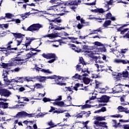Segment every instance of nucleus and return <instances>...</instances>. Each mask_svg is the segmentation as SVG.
Returning a JSON list of instances; mask_svg holds the SVG:
<instances>
[{"label":"nucleus","instance_id":"51","mask_svg":"<svg viewBox=\"0 0 129 129\" xmlns=\"http://www.w3.org/2000/svg\"><path fill=\"white\" fill-rule=\"evenodd\" d=\"M63 112H64L63 110H55L53 111V113H63Z\"/></svg>","mask_w":129,"mask_h":129},{"label":"nucleus","instance_id":"21","mask_svg":"<svg viewBox=\"0 0 129 129\" xmlns=\"http://www.w3.org/2000/svg\"><path fill=\"white\" fill-rule=\"evenodd\" d=\"M34 88H36V89H41L42 88H44V86L41 84L36 83L34 85Z\"/></svg>","mask_w":129,"mask_h":129},{"label":"nucleus","instance_id":"57","mask_svg":"<svg viewBox=\"0 0 129 129\" xmlns=\"http://www.w3.org/2000/svg\"><path fill=\"white\" fill-rule=\"evenodd\" d=\"M20 70H21V68H16L14 70V71L15 72H19V71H20Z\"/></svg>","mask_w":129,"mask_h":129},{"label":"nucleus","instance_id":"15","mask_svg":"<svg viewBox=\"0 0 129 129\" xmlns=\"http://www.w3.org/2000/svg\"><path fill=\"white\" fill-rule=\"evenodd\" d=\"M114 63H122V64H127V60L126 59H115L114 60Z\"/></svg>","mask_w":129,"mask_h":129},{"label":"nucleus","instance_id":"43","mask_svg":"<svg viewBox=\"0 0 129 129\" xmlns=\"http://www.w3.org/2000/svg\"><path fill=\"white\" fill-rule=\"evenodd\" d=\"M42 56H43V57L45 58L46 59H50L49 56V53L48 54L43 53L42 54Z\"/></svg>","mask_w":129,"mask_h":129},{"label":"nucleus","instance_id":"18","mask_svg":"<svg viewBox=\"0 0 129 129\" xmlns=\"http://www.w3.org/2000/svg\"><path fill=\"white\" fill-rule=\"evenodd\" d=\"M0 107H2L4 109H6V108H8L9 107V103H5L4 102H0Z\"/></svg>","mask_w":129,"mask_h":129},{"label":"nucleus","instance_id":"10","mask_svg":"<svg viewBox=\"0 0 129 129\" xmlns=\"http://www.w3.org/2000/svg\"><path fill=\"white\" fill-rule=\"evenodd\" d=\"M109 101V97L104 95L102 96L99 100L100 102H105L107 103Z\"/></svg>","mask_w":129,"mask_h":129},{"label":"nucleus","instance_id":"44","mask_svg":"<svg viewBox=\"0 0 129 129\" xmlns=\"http://www.w3.org/2000/svg\"><path fill=\"white\" fill-rule=\"evenodd\" d=\"M22 41H23V39H16V41L17 42V46H20L21 43H22Z\"/></svg>","mask_w":129,"mask_h":129},{"label":"nucleus","instance_id":"46","mask_svg":"<svg viewBox=\"0 0 129 129\" xmlns=\"http://www.w3.org/2000/svg\"><path fill=\"white\" fill-rule=\"evenodd\" d=\"M8 33H7L6 31H3L2 32H0V37H5L6 35H7Z\"/></svg>","mask_w":129,"mask_h":129},{"label":"nucleus","instance_id":"8","mask_svg":"<svg viewBox=\"0 0 129 129\" xmlns=\"http://www.w3.org/2000/svg\"><path fill=\"white\" fill-rule=\"evenodd\" d=\"M17 97L18 99V103H23L24 101H29V100L28 98L26 97H21L20 96L17 95Z\"/></svg>","mask_w":129,"mask_h":129},{"label":"nucleus","instance_id":"14","mask_svg":"<svg viewBox=\"0 0 129 129\" xmlns=\"http://www.w3.org/2000/svg\"><path fill=\"white\" fill-rule=\"evenodd\" d=\"M105 8H107V9L106 10H103V9H97V13H100V14H102V13H104V12H108V11H109L110 10V8L108 6V5H106Z\"/></svg>","mask_w":129,"mask_h":129},{"label":"nucleus","instance_id":"50","mask_svg":"<svg viewBox=\"0 0 129 129\" xmlns=\"http://www.w3.org/2000/svg\"><path fill=\"white\" fill-rule=\"evenodd\" d=\"M82 72L83 73H85V72H86L87 73H88V74H89V72L88 71V69H82Z\"/></svg>","mask_w":129,"mask_h":129},{"label":"nucleus","instance_id":"64","mask_svg":"<svg viewBox=\"0 0 129 129\" xmlns=\"http://www.w3.org/2000/svg\"><path fill=\"white\" fill-rule=\"evenodd\" d=\"M33 127L34 129H40V128H38V126H37V124H34L33 126Z\"/></svg>","mask_w":129,"mask_h":129},{"label":"nucleus","instance_id":"61","mask_svg":"<svg viewBox=\"0 0 129 129\" xmlns=\"http://www.w3.org/2000/svg\"><path fill=\"white\" fill-rule=\"evenodd\" d=\"M101 111L102 112H104V111H106V108L105 107H103L101 109Z\"/></svg>","mask_w":129,"mask_h":129},{"label":"nucleus","instance_id":"3","mask_svg":"<svg viewBox=\"0 0 129 129\" xmlns=\"http://www.w3.org/2000/svg\"><path fill=\"white\" fill-rule=\"evenodd\" d=\"M8 74H9V72L8 71L3 70V76H4V81L5 82L6 84L9 85L10 83L12 82H16V83L19 82V81L15 80V79H12L11 80L8 79Z\"/></svg>","mask_w":129,"mask_h":129},{"label":"nucleus","instance_id":"52","mask_svg":"<svg viewBox=\"0 0 129 129\" xmlns=\"http://www.w3.org/2000/svg\"><path fill=\"white\" fill-rule=\"evenodd\" d=\"M114 117H117V118H121V117H122V115L118 114H116L115 115L113 116Z\"/></svg>","mask_w":129,"mask_h":129},{"label":"nucleus","instance_id":"4","mask_svg":"<svg viewBox=\"0 0 129 129\" xmlns=\"http://www.w3.org/2000/svg\"><path fill=\"white\" fill-rule=\"evenodd\" d=\"M41 28H43V25L40 24H34L27 28V31H29L30 32H35V31H39Z\"/></svg>","mask_w":129,"mask_h":129},{"label":"nucleus","instance_id":"54","mask_svg":"<svg viewBox=\"0 0 129 129\" xmlns=\"http://www.w3.org/2000/svg\"><path fill=\"white\" fill-rule=\"evenodd\" d=\"M44 102H48V101H51V100L49 98H44L43 99Z\"/></svg>","mask_w":129,"mask_h":129},{"label":"nucleus","instance_id":"37","mask_svg":"<svg viewBox=\"0 0 129 129\" xmlns=\"http://www.w3.org/2000/svg\"><path fill=\"white\" fill-rule=\"evenodd\" d=\"M56 8H58V6H53L50 7L49 10H53L54 12H58V10H56Z\"/></svg>","mask_w":129,"mask_h":129},{"label":"nucleus","instance_id":"2","mask_svg":"<svg viewBox=\"0 0 129 129\" xmlns=\"http://www.w3.org/2000/svg\"><path fill=\"white\" fill-rule=\"evenodd\" d=\"M35 40L34 38H28L26 39V40L25 41V46L26 47V51H30V50H32V51H36V52H41V50L37 49L36 50V48L33 49L31 48V43H32V41H34Z\"/></svg>","mask_w":129,"mask_h":129},{"label":"nucleus","instance_id":"5","mask_svg":"<svg viewBox=\"0 0 129 129\" xmlns=\"http://www.w3.org/2000/svg\"><path fill=\"white\" fill-rule=\"evenodd\" d=\"M36 79H38L39 82H44L46 79H55L58 78V79H61L62 77L60 76H57L56 75H53L49 77H35Z\"/></svg>","mask_w":129,"mask_h":129},{"label":"nucleus","instance_id":"41","mask_svg":"<svg viewBox=\"0 0 129 129\" xmlns=\"http://www.w3.org/2000/svg\"><path fill=\"white\" fill-rule=\"evenodd\" d=\"M1 66L3 67V68L4 69L8 68L9 67V64L3 62L1 64Z\"/></svg>","mask_w":129,"mask_h":129},{"label":"nucleus","instance_id":"31","mask_svg":"<svg viewBox=\"0 0 129 129\" xmlns=\"http://www.w3.org/2000/svg\"><path fill=\"white\" fill-rule=\"evenodd\" d=\"M94 44L95 46H97L98 47H103V44L98 41H95V42H94Z\"/></svg>","mask_w":129,"mask_h":129},{"label":"nucleus","instance_id":"20","mask_svg":"<svg viewBox=\"0 0 129 129\" xmlns=\"http://www.w3.org/2000/svg\"><path fill=\"white\" fill-rule=\"evenodd\" d=\"M57 105L60 106V107L68 106H67V103H64L63 101L57 102Z\"/></svg>","mask_w":129,"mask_h":129},{"label":"nucleus","instance_id":"49","mask_svg":"<svg viewBox=\"0 0 129 129\" xmlns=\"http://www.w3.org/2000/svg\"><path fill=\"white\" fill-rule=\"evenodd\" d=\"M49 3H50V4H59V2H58L57 0H50Z\"/></svg>","mask_w":129,"mask_h":129},{"label":"nucleus","instance_id":"22","mask_svg":"<svg viewBox=\"0 0 129 129\" xmlns=\"http://www.w3.org/2000/svg\"><path fill=\"white\" fill-rule=\"evenodd\" d=\"M22 117L25 116H28V117H33L34 114H29L25 111H22Z\"/></svg>","mask_w":129,"mask_h":129},{"label":"nucleus","instance_id":"24","mask_svg":"<svg viewBox=\"0 0 129 129\" xmlns=\"http://www.w3.org/2000/svg\"><path fill=\"white\" fill-rule=\"evenodd\" d=\"M83 87V84H80L79 83H77V84L75 85V86L74 87V90H76V91H77L78 90V89L77 88H78V87Z\"/></svg>","mask_w":129,"mask_h":129},{"label":"nucleus","instance_id":"42","mask_svg":"<svg viewBox=\"0 0 129 129\" xmlns=\"http://www.w3.org/2000/svg\"><path fill=\"white\" fill-rule=\"evenodd\" d=\"M115 79L116 81H118L120 80V76H119V75H118V74H116V77H115Z\"/></svg>","mask_w":129,"mask_h":129},{"label":"nucleus","instance_id":"35","mask_svg":"<svg viewBox=\"0 0 129 129\" xmlns=\"http://www.w3.org/2000/svg\"><path fill=\"white\" fill-rule=\"evenodd\" d=\"M84 82L85 84H89V83H90V79L89 78H86L84 80Z\"/></svg>","mask_w":129,"mask_h":129},{"label":"nucleus","instance_id":"19","mask_svg":"<svg viewBox=\"0 0 129 129\" xmlns=\"http://www.w3.org/2000/svg\"><path fill=\"white\" fill-rule=\"evenodd\" d=\"M67 100L64 101L67 104V106H70L72 103L71 102V100H72V98L70 96H68L67 98Z\"/></svg>","mask_w":129,"mask_h":129},{"label":"nucleus","instance_id":"62","mask_svg":"<svg viewBox=\"0 0 129 129\" xmlns=\"http://www.w3.org/2000/svg\"><path fill=\"white\" fill-rule=\"evenodd\" d=\"M25 89L24 87H21L19 88V91H20L21 92H23V91H25Z\"/></svg>","mask_w":129,"mask_h":129},{"label":"nucleus","instance_id":"39","mask_svg":"<svg viewBox=\"0 0 129 129\" xmlns=\"http://www.w3.org/2000/svg\"><path fill=\"white\" fill-rule=\"evenodd\" d=\"M26 59H30V58H32V57H33V54H32V52L27 53L26 55Z\"/></svg>","mask_w":129,"mask_h":129},{"label":"nucleus","instance_id":"6","mask_svg":"<svg viewBox=\"0 0 129 129\" xmlns=\"http://www.w3.org/2000/svg\"><path fill=\"white\" fill-rule=\"evenodd\" d=\"M59 35L60 33H58V32H54V33H51L50 34H48L47 35H45L43 36V38H49V39H55V38H57V37H59Z\"/></svg>","mask_w":129,"mask_h":129},{"label":"nucleus","instance_id":"13","mask_svg":"<svg viewBox=\"0 0 129 129\" xmlns=\"http://www.w3.org/2000/svg\"><path fill=\"white\" fill-rule=\"evenodd\" d=\"M11 44H13V41H10L7 43V50H15V51L17 50L18 49L17 47L12 48V45H11Z\"/></svg>","mask_w":129,"mask_h":129},{"label":"nucleus","instance_id":"33","mask_svg":"<svg viewBox=\"0 0 129 129\" xmlns=\"http://www.w3.org/2000/svg\"><path fill=\"white\" fill-rule=\"evenodd\" d=\"M5 17L8 19H12V18H14V15L11 13H6Z\"/></svg>","mask_w":129,"mask_h":129},{"label":"nucleus","instance_id":"12","mask_svg":"<svg viewBox=\"0 0 129 129\" xmlns=\"http://www.w3.org/2000/svg\"><path fill=\"white\" fill-rule=\"evenodd\" d=\"M58 79H59V80H60L58 78L54 79V80L53 81L54 82V83H53L52 84H56L57 85H60V86H66V83H61V82H59V80H58Z\"/></svg>","mask_w":129,"mask_h":129},{"label":"nucleus","instance_id":"58","mask_svg":"<svg viewBox=\"0 0 129 129\" xmlns=\"http://www.w3.org/2000/svg\"><path fill=\"white\" fill-rule=\"evenodd\" d=\"M123 128H124V129H129V125L128 124L124 125L123 126Z\"/></svg>","mask_w":129,"mask_h":129},{"label":"nucleus","instance_id":"38","mask_svg":"<svg viewBox=\"0 0 129 129\" xmlns=\"http://www.w3.org/2000/svg\"><path fill=\"white\" fill-rule=\"evenodd\" d=\"M49 59H52L53 58H56V55L54 53H48Z\"/></svg>","mask_w":129,"mask_h":129},{"label":"nucleus","instance_id":"48","mask_svg":"<svg viewBox=\"0 0 129 129\" xmlns=\"http://www.w3.org/2000/svg\"><path fill=\"white\" fill-rule=\"evenodd\" d=\"M17 117H23L22 112H19L16 114Z\"/></svg>","mask_w":129,"mask_h":129},{"label":"nucleus","instance_id":"34","mask_svg":"<svg viewBox=\"0 0 129 129\" xmlns=\"http://www.w3.org/2000/svg\"><path fill=\"white\" fill-rule=\"evenodd\" d=\"M52 23H54L55 24H57V23H61L62 20L61 19H55L51 20Z\"/></svg>","mask_w":129,"mask_h":129},{"label":"nucleus","instance_id":"9","mask_svg":"<svg viewBox=\"0 0 129 129\" xmlns=\"http://www.w3.org/2000/svg\"><path fill=\"white\" fill-rule=\"evenodd\" d=\"M117 109L120 112H125L126 113H129V110L127 108H124L122 106H119L118 107Z\"/></svg>","mask_w":129,"mask_h":129},{"label":"nucleus","instance_id":"7","mask_svg":"<svg viewBox=\"0 0 129 129\" xmlns=\"http://www.w3.org/2000/svg\"><path fill=\"white\" fill-rule=\"evenodd\" d=\"M49 25L51 26H49V29L52 30V29H54L57 31H61L62 30H65V27H57V25H55V23L53 22L50 23Z\"/></svg>","mask_w":129,"mask_h":129},{"label":"nucleus","instance_id":"28","mask_svg":"<svg viewBox=\"0 0 129 129\" xmlns=\"http://www.w3.org/2000/svg\"><path fill=\"white\" fill-rule=\"evenodd\" d=\"M81 75H79L78 74H76L74 76L72 77L73 79H81Z\"/></svg>","mask_w":129,"mask_h":129},{"label":"nucleus","instance_id":"11","mask_svg":"<svg viewBox=\"0 0 129 129\" xmlns=\"http://www.w3.org/2000/svg\"><path fill=\"white\" fill-rule=\"evenodd\" d=\"M15 38H17V39H23L25 37V35H23L21 33H12Z\"/></svg>","mask_w":129,"mask_h":129},{"label":"nucleus","instance_id":"27","mask_svg":"<svg viewBox=\"0 0 129 129\" xmlns=\"http://www.w3.org/2000/svg\"><path fill=\"white\" fill-rule=\"evenodd\" d=\"M40 71H41V72H43L44 73H47V74H52V72L50 71L49 69H42Z\"/></svg>","mask_w":129,"mask_h":129},{"label":"nucleus","instance_id":"53","mask_svg":"<svg viewBox=\"0 0 129 129\" xmlns=\"http://www.w3.org/2000/svg\"><path fill=\"white\" fill-rule=\"evenodd\" d=\"M83 27V25H81L80 23H79L77 25V28L79 29V30H81V29H82Z\"/></svg>","mask_w":129,"mask_h":129},{"label":"nucleus","instance_id":"45","mask_svg":"<svg viewBox=\"0 0 129 129\" xmlns=\"http://www.w3.org/2000/svg\"><path fill=\"white\" fill-rule=\"evenodd\" d=\"M77 106H79V107L81 106L82 109H85V108H87L88 107V105L86 104V105H78Z\"/></svg>","mask_w":129,"mask_h":129},{"label":"nucleus","instance_id":"32","mask_svg":"<svg viewBox=\"0 0 129 129\" xmlns=\"http://www.w3.org/2000/svg\"><path fill=\"white\" fill-rule=\"evenodd\" d=\"M71 48L72 50H74L77 53H79V52H80V51L77 50V48H76V46L74 44H71Z\"/></svg>","mask_w":129,"mask_h":129},{"label":"nucleus","instance_id":"47","mask_svg":"<svg viewBox=\"0 0 129 129\" xmlns=\"http://www.w3.org/2000/svg\"><path fill=\"white\" fill-rule=\"evenodd\" d=\"M128 76V72L126 71L125 72L123 73V77H125L126 78Z\"/></svg>","mask_w":129,"mask_h":129},{"label":"nucleus","instance_id":"26","mask_svg":"<svg viewBox=\"0 0 129 129\" xmlns=\"http://www.w3.org/2000/svg\"><path fill=\"white\" fill-rule=\"evenodd\" d=\"M82 66H83V64H78L76 66V70L77 71H78L79 72L80 71H82Z\"/></svg>","mask_w":129,"mask_h":129},{"label":"nucleus","instance_id":"63","mask_svg":"<svg viewBox=\"0 0 129 129\" xmlns=\"http://www.w3.org/2000/svg\"><path fill=\"white\" fill-rule=\"evenodd\" d=\"M55 100H58V101H59L60 100H62V96H58Z\"/></svg>","mask_w":129,"mask_h":129},{"label":"nucleus","instance_id":"40","mask_svg":"<svg viewBox=\"0 0 129 129\" xmlns=\"http://www.w3.org/2000/svg\"><path fill=\"white\" fill-rule=\"evenodd\" d=\"M86 5L87 6H95L96 5V0L91 3H86Z\"/></svg>","mask_w":129,"mask_h":129},{"label":"nucleus","instance_id":"59","mask_svg":"<svg viewBox=\"0 0 129 129\" xmlns=\"http://www.w3.org/2000/svg\"><path fill=\"white\" fill-rule=\"evenodd\" d=\"M100 50L103 51V52H106V48H105V47L100 48Z\"/></svg>","mask_w":129,"mask_h":129},{"label":"nucleus","instance_id":"55","mask_svg":"<svg viewBox=\"0 0 129 129\" xmlns=\"http://www.w3.org/2000/svg\"><path fill=\"white\" fill-rule=\"evenodd\" d=\"M106 3L107 4V6H108V5H112L113 1L112 0H110L109 1H107Z\"/></svg>","mask_w":129,"mask_h":129},{"label":"nucleus","instance_id":"16","mask_svg":"<svg viewBox=\"0 0 129 129\" xmlns=\"http://www.w3.org/2000/svg\"><path fill=\"white\" fill-rule=\"evenodd\" d=\"M11 94L12 92H10V91L8 90H5L2 93V95L5 97H9L10 95H11Z\"/></svg>","mask_w":129,"mask_h":129},{"label":"nucleus","instance_id":"25","mask_svg":"<svg viewBox=\"0 0 129 129\" xmlns=\"http://www.w3.org/2000/svg\"><path fill=\"white\" fill-rule=\"evenodd\" d=\"M12 63L14 64V65H16V64H19L20 61H21V59L18 58H16L13 59V60H12Z\"/></svg>","mask_w":129,"mask_h":129},{"label":"nucleus","instance_id":"30","mask_svg":"<svg viewBox=\"0 0 129 129\" xmlns=\"http://www.w3.org/2000/svg\"><path fill=\"white\" fill-rule=\"evenodd\" d=\"M57 12H63V10L66 9L65 7H63L61 6H57V7L56 8Z\"/></svg>","mask_w":129,"mask_h":129},{"label":"nucleus","instance_id":"56","mask_svg":"<svg viewBox=\"0 0 129 129\" xmlns=\"http://www.w3.org/2000/svg\"><path fill=\"white\" fill-rule=\"evenodd\" d=\"M69 6H75V2L72 1L68 3Z\"/></svg>","mask_w":129,"mask_h":129},{"label":"nucleus","instance_id":"1","mask_svg":"<svg viewBox=\"0 0 129 129\" xmlns=\"http://www.w3.org/2000/svg\"><path fill=\"white\" fill-rule=\"evenodd\" d=\"M95 119L96 121L94 122L95 129H103V127L107 128L106 122L102 121V120H105V117L98 116L95 117Z\"/></svg>","mask_w":129,"mask_h":129},{"label":"nucleus","instance_id":"36","mask_svg":"<svg viewBox=\"0 0 129 129\" xmlns=\"http://www.w3.org/2000/svg\"><path fill=\"white\" fill-rule=\"evenodd\" d=\"M94 32H101V30H100V29L93 30V32L90 33L89 35H94V34H97V33Z\"/></svg>","mask_w":129,"mask_h":129},{"label":"nucleus","instance_id":"60","mask_svg":"<svg viewBox=\"0 0 129 129\" xmlns=\"http://www.w3.org/2000/svg\"><path fill=\"white\" fill-rule=\"evenodd\" d=\"M32 14V13H31L30 12H27L25 14H23L25 17H27V16H28V17H29V16H30V15Z\"/></svg>","mask_w":129,"mask_h":129},{"label":"nucleus","instance_id":"29","mask_svg":"<svg viewBox=\"0 0 129 129\" xmlns=\"http://www.w3.org/2000/svg\"><path fill=\"white\" fill-rule=\"evenodd\" d=\"M95 67H97L98 71H100V69H99V68H103V67H104V66L100 65V63L95 64Z\"/></svg>","mask_w":129,"mask_h":129},{"label":"nucleus","instance_id":"17","mask_svg":"<svg viewBox=\"0 0 129 129\" xmlns=\"http://www.w3.org/2000/svg\"><path fill=\"white\" fill-rule=\"evenodd\" d=\"M112 15L110 13H108L105 16L106 20L110 19L112 21H115V17H111Z\"/></svg>","mask_w":129,"mask_h":129},{"label":"nucleus","instance_id":"23","mask_svg":"<svg viewBox=\"0 0 129 129\" xmlns=\"http://www.w3.org/2000/svg\"><path fill=\"white\" fill-rule=\"evenodd\" d=\"M111 24V21L110 20H107L104 23L103 26V27H104V28H107V27H108V26H110Z\"/></svg>","mask_w":129,"mask_h":129}]
</instances>
